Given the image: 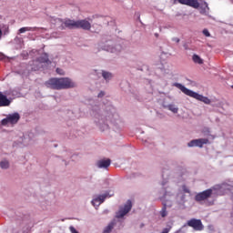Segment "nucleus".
Listing matches in <instances>:
<instances>
[{
    "mask_svg": "<svg viewBox=\"0 0 233 233\" xmlns=\"http://www.w3.org/2000/svg\"><path fill=\"white\" fill-rule=\"evenodd\" d=\"M10 103H12L10 99L0 92V106H10Z\"/></svg>",
    "mask_w": 233,
    "mask_h": 233,
    "instance_id": "9b49d317",
    "label": "nucleus"
},
{
    "mask_svg": "<svg viewBox=\"0 0 233 233\" xmlns=\"http://www.w3.org/2000/svg\"><path fill=\"white\" fill-rule=\"evenodd\" d=\"M173 86H176L177 88L181 90V92H183V94H185L186 96L193 97V99H197V101H201L202 103H205V105H210L211 103L208 97L204 96L203 95H200L198 93H196L179 83L173 84Z\"/></svg>",
    "mask_w": 233,
    "mask_h": 233,
    "instance_id": "f03ea898",
    "label": "nucleus"
},
{
    "mask_svg": "<svg viewBox=\"0 0 233 233\" xmlns=\"http://www.w3.org/2000/svg\"><path fill=\"white\" fill-rule=\"evenodd\" d=\"M45 85L46 88H51V90H66L76 86V83L68 77L50 78L45 82Z\"/></svg>",
    "mask_w": 233,
    "mask_h": 233,
    "instance_id": "f257e3e1",
    "label": "nucleus"
},
{
    "mask_svg": "<svg viewBox=\"0 0 233 233\" xmlns=\"http://www.w3.org/2000/svg\"><path fill=\"white\" fill-rule=\"evenodd\" d=\"M41 63H48V56L40 59Z\"/></svg>",
    "mask_w": 233,
    "mask_h": 233,
    "instance_id": "4be33fe9",
    "label": "nucleus"
},
{
    "mask_svg": "<svg viewBox=\"0 0 233 233\" xmlns=\"http://www.w3.org/2000/svg\"><path fill=\"white\" fill-rule=\"evenodd\" d=\"M212 197V189H206L200 193H198L195 196V201L197 203H201V201H207L209 198Z\"/></svg>",
    "mask_w": 233,
    "mask_h": 233,
    "instance_id": "20e7f679",
    "label": "nucleus"
},
{
    "mask_svg": "<svg viewBox=\"0 0 233 233\" xmlns=\"http://www.w3.org/2000/svg\"><path fill=\"white\" fill-rule=\"evenodd\" d=\"M202 34H203L206 37H210V32H208V29H203Z\"/></svg>",
    "mask_w": 233,
    "mask_h": 233,
    "instance_id": "6ab92c4d",
    "label": "nucleus"
},
{
    "mask_svg": "<svg viewBox=\"0 0 233 233\" xmlns=\"http://www.w3.org/2000/svg\"><path fill=\"white\" fill-rule=\"evenodd\" d=\"M192 60L198 65H203V59H201V57L198 55H193Z\"/></svg>",
    "mask_w": 233,
    "mask_h": 233,
    "instance_id": "4468645a",
    "label": "nucleus"
},
{
    "mask_svg": "<svg viewBox=\"0 0 233 233\" xmlns=\"http://www.w3.org/2000/svg\"><path fill=\"white\" fill-rule=\"evenodd\" d=\"M111 163H112V160H110V158L101 159L96 162V166L98 168H108Z\"/></svg>",
    "mask_w": 233,
    "mask_h": 233,
    "instance_id": "9d476101",
    "label": "nucleus"
},
{
    "mask_svg": "<svg viewBox=\"0 0 233 233\" xmlns=\"http://www.w3.org/2000/svg\"><path fill=\"white\" fill-rule=\"evenodd\" d=\"M1 35H3V31H0V38H1Z\"/></svg>",
    "mask_w": 233,
    "mask_h": 233,
    "instance_id": "a878e982",
    "label": "nucleus"
},
{
    "mask_svg": "<svg viewBox=\"0 0 233 233\" xmlns=\"http://www.w3.org/2000/svg\"><path fill=\"white\" fill-rule=\"evenodd\" d=\"M106 198H108V193L99 195L92 200V205L94 207H99V205H101L102 203H105V200L106 199Z\"/></svg>",
    "mask_w": 233,
    "mask_h": 233,
    "instance_id": "1a4fd4ad",
    "label": "nucleus"
},
{
    "mask_svg": "<svg viewBox=\"0 0 233 233\" xmlns=\"http://www.w3.org/2000/svg\"><path fill=\"white\" fill-rule=\"evenodd\" d=\"M130 210H132V201L127 200L124 208H121L116 213V218H117V219H121V218H125V216H127Z\"/></svg>",
    "mask_w": 233,
    "mask_h": 233,
    "instance_id": "39448f33",
    "label": "nucleus"
},
{
    "mask_svg": "<svg viewBox=\"0 0 233 233\" xmlns=\"http://www.w3.org/2000/svg\"><path fill=\"white\" fill-rule=\"evenodd\" d=\"M0 167H1V168L6 169V168H8V167H10V164L8 163V161L4 160L0 163Z\"/></svg>",
    "mask_w": 233,
    "mask_h": 233,
    "instance_id": "a211bd4d",
    "label": "nucleus"
},
{
    "mask_svg": "<svg viewBox=\"0 0 233 233\" xmlns=\"http://www.w3.org/2000/svg\"><path fill=\"white\" fill-rule=\"evenodd\" d=\"M182 190H183V192H185L186 194H190V189H188V187H187V186H183V187H182Z\"/></svg>",
    "mask_w": 233,
    "mask_h": 233,
    "instance_id": "412c9836",
    "label": "nucleus"
},
{
    "mask_svg": "<svg viewBox=\"0 0 233 233\" xmlns=\"http://www.w3.org/2000/svg\"><path fill=\"white\" fill-rule=\"evenodd\" d=\"M115 225H116V222L109 223L108 226L106 227V228L104 229V233H111Z\"/></svg>",
    "mask_w": 233,
    "mask_h": 233,
    "instance_id": "ddd939ff",
    "label": "nucleus"
},
{
    "mask_svg": "<svg viewBox=\"0 0 233 233\" xmlns=\"http://www.w3.org/2000/svg\"><path fill=\"white\" fill-rule=\"evenodd\" d=\"M62 28H69V30H74L76 28H82V30H90L92 25L87 20H71L67 19L62 23Z\"/></svg>",
    "mask_w": 233,
    "mask_h": 233,
    "instance_id": "7ed1b4c3",
    "label": "nucleus"
},
{
    "mask_svg": "<svg viewBox=\"0 0 233 233\" xmlns=\"http://www.w3.org/2000/svg\"><path fill=\"white\" fill-rule=\"evenodd\" d=\"M103 96H105V92L101 91V92L98 94V97H103Z\"/></svg>",
    "mask_w": 233,
    "mask_h": 233,
    "instance_id": "393cba45",
    "label": "nucleus"
},
{
    "mask_svg": "<svg viewBox=\"0 0 233 233\" xmlns=\"http://www.w3.org/2000/svg\"><path fill=\"white\" fill-rule=\"evenodd\" d=\"M56 74H59V76H65V71L61 68H56Z\"/></svg>",
    "mask_w": 233,
    "mask_h": 233,
    "instance_id": "aec40b11",
    "label": "nucleus"
},
{
    "mask_svg": "<svg viewBox=\"0 0 233 233\" xmlns=\"http://www.w3.org/2000/svg\"><path fill=\"white\" fill-rule=\"evenodd\" d=\"M187 227H191V228H194L197 231H201L203 228H205V226H203V222H201V219L198 218H191L187 222Z\"/></svg>",
    "mask_w": 233,
    "mask_h": 233,
    "instance_id": "423d86ee",
    "label": "nucleus"
},
{
    "mask_svg": "<svg viewBox=\"0 0 233 233\" xmlns=\"http://www.w3.org/2000/svg\"><path fill=\"white\" fill-rule=\"evenodd\" d=\"M172 41H174L175 43H179L180 39L177 37H174L172 38Z\"/></svg>",
    "mask_w": 233,
    "mask_h": 233,
    "instance_id": "5701e85b",
    "label": "nucleus"
},
{
    "mask_svg": "<svg viewBox=\"0 0 233 233\" xmlns=\"http://www.w3.org/2000/svg\"><path fill=\"white\" fill-rule=\"evenodd\" d=\"M19 119H21V116H19V113H14L12 115H9L6 118H4L2 120V125L6 126L8 123L10 125H15L18 123Z\"/></svg>",
    "mask_w": 233,
    "mask_h": 233,
    "instance_id": "0eeeda50",
    "label": "nucleus"
},
{
    "mask_svg": "<svg viewBox=\"0 0 233 233\" xmlns=\"http://www.w3.org/2000/svg\"><path fill=\"white\" fill-rule=\"evenodd\" d=\"M167 214L168 213L167 212V204H164V206H163V208L160 211V215H161L162 218H167Z\"/></svg>",
    "mask_w": 233,
    "mask_h": 233,
    "instance_id": "f3484780",
    "label": "nucleus"
},
{
    "mask_svg": "<svg viewBox=\"0 0 233 233\" xmlns=\"http://www.w3.org/2000/svg\"><path fill=\"white\" fill-rule=\"evenodd\" d=\"M203 145H208V138L193 139L187 144V147H198L199 148H203Z\"/></svg>",
    "mask_w": 233,
    "mask_h": 233,
    "instance_id": "6e6552de",
    "label": "nucleus"
},
{
    "mask_svg": "<svg viewBox=\"0 0 233 233\" xmlns=\"http://www.w3.org/2000/svg\"><path fill=\"white\" fill-rule=\"evenodd\" d=\"M167 108H168V110L173 112V114H177V112L179 111V108L176 107L175 105H168Z\"/></svg>",
    "mask_w": 233,
    "mask_h": 233,
    "instance_id": "dca6fc26",
    "label": "nucleus"
},
{
    "mask_svg": "<svg viewBox=\"0 0 233 233\" xmlns=\"http://www.w3.org/2000/svg\"><path fill=\"white\" fill-rule=\"evenodd\" d=\"M37 30H41L39 27H22L18 30L19 34H25V32H37Z\"/></svg>",
    "mask_w": 233,
    "mask_h": 233,
    "instance_id": "f8f14e48",
    "label": "nucleus"
},
{
    "mask_svg": "<svg viewBox=\"0 0 233 233\" xmlns=\"http://www.w3.org/2000/svg\"><path fill=\"white\" fill-rule=\"evenodd\" d=\"M186 198H187L186 195H182V196H181V201H182V203H185Z\"/></svg>",
    "mask_w": 233,
    "mask_h": 233,
    "instance_id": "b1692460",
    "label": "nucleus"
},
{
    "mask_svg": "<svg viewBox=\"0 0 233 233\" xmlns=\"http://www.w3.org/2000/svg\"><path fill=\"white\" fill-rule=\"evenodd\" d=\"M102 76L104 79H106V81H110V79H112V74L110 72L103 71Z\"/></svg>",
    "mask_w": 233,
    "mask_h": 233,
    "instance_id": "2eb2a0df",
    "label": "nucleus"
},
{
    "mask_svg": "<svg viewBox=\"0 0 233 233\" xmlns=\"http://www.w3.org/2000/svg\"><path fill=\"white\" fill-rule=\"evenodd\" d=\"M232 88H233V86H232Z\"/></svg>",
    "mask_w": 233,
    "mask_h": 233,
    "instance_id": "bb28decb",
    "label": "nucleus"
}]
</instances>
